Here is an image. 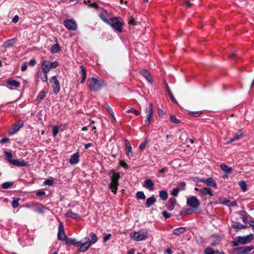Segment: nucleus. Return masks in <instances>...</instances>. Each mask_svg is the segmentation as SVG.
Segmentation results:
<instances>
[{
    "label": "nucleus",
    "instance_id": "f257e3e1",
    "mask_svg": "<svg viewBox=\"0 0 254 254\" xmlns=\"http://www.w3.org/2000/svg\"><path fill=\"white\" fill-rule=\"evenodd\" d=\"M106 85L105 81L103 79H98L95 77L89 78L87 81V86L91 91H98Z\"/></svg>",
    "mask_w": 254,
    "mask_h": 254
},
{
    "label": "nucleus",
    "instance_id": "f03ea898",
    "mask_svg": "<svg viewBox=\"0 0 254 254\" xmlns=\"http://www.w3.org/2000/svg\"><path fill=\"white\" fill-rule=\"evenodd\" d=\"M91 240L88 237L84 238L80 240L82 246L79 248L78 251L81 252H86L91 245L95 244L97 241V237L93 232L89 234Z\"/></svg>",
    "mask_w": 254,
    "mask_h": 254
},
{
    "label": "nucleus",
    "instance_id": "7ed1b4c3",
    "mask_svg": "<svg viewBox=\"0 0 254 254\" xmlns=\"http://www.w3.org/2000/svg\"><path fill=\"white\" fill-rule=\"evenodd\" d=\"M111 183L109 185V189L114 194L116 193L118 186L119 185V180L120 178L119 173H117L114 170H111L109 172Z\"/></svg>",
    "mask_w": 254,
    "mask_h": 254
},
{
    "label": "nucleus",
    "instance_id": "20e7f679",
    "mask_svg": "<svg viewBox=\"0 0 254 254\" xmlns=\"http://www.w3.org/2000/svg\"><path fill=\"white\" fill-rule=\"evenodd\" d=\"M124 23V20L122 18L119 17H115L109 19L108 24L114 28L116 31L122 32L123 31V26Z\"/></svg>",
    "mask_w": 254,
    "mask_h": 254
},
{
    "label": "nucleus",
    "instance_id": "39448f33",
    "mask_svg": "<svg viewBox=\"0 0 254 254\" xmlns=\"http://www.w3.org/2000/svg\"><path fill=\"white\" fill-rule=\"evenodd\" d=\"M148 236L147 231L141 229L137 232H134L130 235V238L135 241H141L145 240Z\"/></svg>",
    "mask_w": 254,
    "mask_h": 254
},
{
    "label": "nucleus",
    "instance_id": "423d86ee",
    "mask_svg": "<svg viewBox=\"0 0 254 254\" xmlns=\"http://www.w3.org/2000/svg\"><path fill=\"white\" fill-rule=\"evenodd\" d=\"M59 65L57 61L51 63L48 60H44L41 63V67L44 73H48L52 68H56Z\"/></svg>",
    "mask_w": 254,
    "mask_h": 254
},
{
    "label": "nucleus",
    "instance_id": "0eeeda50",
    "mask_svg": "<svg viewBox=\"0 0 254 254\" xmlns=\"http://www.w3.org/2000/svg\"><path fill=\"white\" fill-rule=\"evenodd\" d=\"M153 113V104L150 103L149 104V106L145 109V113L147 115L146 120L144 121L145 126H149L150 125Z\"/></svg>",
    "mask_w": 254,
    "mask_h": 254
},
{
    "label": "nucleus",
    "instance_id": "6e6552de",
    "mask_svg": "<svg viewBox=\"0 0 254 254\" xmlns=\"http://www.w3.org/2000/svg\"><path fill=\"white\" fill-rule=\"evenodd\" d=\"M64 26L68 30L75 31L77 29V25L73 19H67L64 22Z\"/></svg>",
    "mask_w": 254,
    "mask_h": 254
},
{
    "label": "nucleus",
    "instance_id": "1a4fd4ad",
    "mask_svg": "<svg viewBox=\"0 0 254 254\" xmlns=\"http://www.w3.org/2000/svg\"><path fill=\"white\" fill-rule=\"evenodd\" d=\"M50 81L52 84L53 92L57 94L60 91V84L56 76H53L50 79Z\"/></svg>",
    "mask_w": 254,
    "mask_h": 254
},
{
    "label": "nucleus",
    "instance_id": "9d476101",
    "mask_svg": "<svg viewBox=\"0 0 254 254\" xmlns=\"http://www.w3.org/2000/svg\"><path fill=\"white\" fill-rule=\"evenodd\" d=\"M187 204L188 206L196 209L200 205V202L196 197L192 196L187 199Z\"/></svg>",
    "mask_w": 254,
    "mask_h": 254
},
{
    "label": "nucleus",
    "instance_id": "9b49d317",
    "mask_svg": "<svg viewBox=\"0 0 254 254\" xmlns=\"http://www.w3.org/2000/svg\"><path fill=\"white\" fill-rule=\"evenodd\" d=\"M254 248L252 246L241 247L236 248L234 251L235 254H248Z\"/></svg>",
    "mask_w": 254,
    "mask_h": 254
},
{
    "label": "nucleus",
    "instance_id": "f8f14e48",
    "mask_svg": "<svg viewBox=\"0 0 254 254\" xmlns=\"http://www.w3.org/2000/svg\"><path fill=\"white\" fill-rule=\"evenodd\" d=\"M66 236L64 231L63 223L59 220V225L58 228V238L59 240L64 241Z\"/></svg>",
    "mask_w": 254,
    "mask_h": 254
},
{
    "label": "nucleus",
    "instance_id": "ddd939ff",
    "mask_svg": "<svg viewBox=\"0 0 254 254\" xmlns=\"http://www.w3.org/2000/svg\"><path fill=\"white\" fill-rule=\"evenodd\" d=\"M238 237V242L240 244L245 245L250 243L254 239L253 234H250L245 236H239Z\"/></svg>",
    "mask_w": 254,
    "mask_h": 254
},
{
    "label": "nucleus",
    "instance_id": "4468645a",
    "mask_svg": "<svg viewBox=\"0 0 254 254\" xmlns=\"http://www.w3.org/2000/svg\"><path fill=\"white\" fill-rule=\"evenodd\" d=\"M23 126H24V122L21 120L19 121L17 124H15L14 125H13L12 128L9 130V131H8L9 134L11 135L15 134L22 127H23Z\"/></svg>",
    "mask_w": 254,
    "mask_h": 254
},
{
    "label": "nucleus",
    "instance_id": "2eb2a0df",
    "mask_svg": "<svg viewBox=\"0 0 254 254\" xmlns=\"http://www.w3.org/2000/svg\"><path fill=\"white\" fill-rule=\"evenodd\" d=\"M11 164L16 167H27L29 164L23 159H14Z\"/></svg>",
    "mask_w": 254,
    "mask_h": 254
},
{
    "label": "nucleus",
    "instance_id": "dca6fc26",
    "mask_svg": "<svg viewBox=\"0 0 254 254\" xmlns=\"http://www.w3.org/2000/svg\"><path fill=\"white\" fill-rule=\"evenodd\" d=\"M139 73L144 76L146 80L150 83L153 82V79L150 72L146 69H143L139 71Z\"/></svg>",
    "mask_w": 254,
    "mask_h": 254
},
{
    "label": "nucleus",
    "instance_id": "f3484780",
    "mask_svg": "<svg viewBox=\"0 0 254 254\" xmlns=\"http://www.w3.org/2000/svg\"><path fill=\"white\" fill-rule=\"evenodd\" d=\"M65 243L68 245H74L77 247H79V248L82 246L80 241L78 242H76L75 240L74 239L67 238L66 237L65 240H64Z\"/></svg>",
    "mask_w": 254,
    "mask_h": 254
},
{
    "label": "nucleus",
    "instance_id": "a211bd4d",
    "mask_svg": "<svg viewBox=\"0 0 254 254\" xmlns=\"http://www.w3.org/2000/svg\"><path fill=\"white\" fill-rule=\"evenodd\" d=\"M79 160V153L78 152L74 153L71 156L69 160V163L71 165L77 164Z\"/></svg>",
    "mask_w": 254,
    "mask_h": 254
},
{
    "label": "nucleus",
    "instance_id": "6ab92c4d",
    "mask_svg": "<svg viewBox=\"0 0 254 254\" xmlns=\"http://www.w3.org/2000/svg\"><path fill=\"white\" fill-rule=\"evenodd\" d=\"M6 83L8 85H9V88L12 89V87H14L15 88H18L20 86V83L19 82L14 80V79H9L6 81Z\"/></svg>",
    "mask_w": 254,
    "mask_h": 254
},
{
    "label": "nucleus",
    "instance_id": "aec40b11",
    "mask_svg": "<svg viewBox=\"0 0 254 254\" xmlns=\"http://www.w3.org/2000/svg\"><path fill=\"white\" fill-rule=\"evenodd\" d=\"M176 204V199L174 197L170 198L166 205L167 209L170 211L173 210L174 209Z\"/></svg>",
    "mask_w": 254,
    "mask_h": 254
},
{
    "label": "nucleus",
    "instance_id": "412c9836",
    "mask_svg": "<svg viewBox=\"0 0 254 254\" xmlns=\"http://www.w3.org/2000/svg\"><path fill=\"white\" fill-rule=\"evenodd\" d=\"M243 136V134L242 131L241 130H239L233 137L231 138L229 141H227V144H229L235 140H238Z\"/></svg>",
    "mask_w": 254,
    "mask_h": 254
},
{
    "label": "nucleus",
    "instance_id": "4be33fe9",
    "mask_svg": "<svg viewBox=\"0 0 254 254\" xmlns=\"http://www.w3.org/2000/svg\"><path fill=\"white\" fill-rule=\"evenodd\" d=\"M186 231V228L184 227L177 228L173 230L174 235L177 236H181L183 235Z\"/></svg>",
    "mask_w": 254,
    "mask_h": 254
},
{
    "label": "nucleus",
    "instance_id": "5701e85b",
    "mask_svg": "<svg viewBox=\"0 0 254 254\" xmlns=\"http://www.w3.org/2000/svg\"><path fill=\"white\" fill-rule=\"evenodd\" d=\"M200 195H209L210 196H213V193L211 190L209 188H204L199 190Z\"/></svg>",
    "mask_w": 254,
    "mask_h": 254
},
{
    "label": "nucleus",
    "instance_id": "b1692460",
    "mask_svg": "<svg viewBox=\"0 0 254 254\" xmlns=\"http://www.w3.org/2000/svg\"><path fill=\"white\" fill-rule=\"evenodd\" d=\"M154 184L152 180L147 179L144 181L143 186L150 190H154Z\"/></svg>",
    "mask_w": 254,
    "mask_h": 254
},
{
    "label": "nucleus",
    "instance_id": "393cba45",
    "mask_svg": "<svg viewBox=\"0 0 254 254\" xmlns=\"http://www.w3.org/2000/svg\"><path fill=\"white\" fill-rule=\"evenodd\" d=\"M33 206L35 207L34 210L40 214H43L45 212V209L46 208L40 203H36L33 204Z\"/></svg>",
    "mask_w": 254,
    "mask_h": 254
},
{
    "label": "nucleus",
    "instance_id": "a878e982",
    "mask_svg": "<svg viewBox=\"0 0 254 254\" xmlns=\"http://www.w3.org/2000/svg\"><path fill=\"white\" fill-rule=\"evenodd\" d=\"M55 41L57 43L52 45L51 47V51L53 53H58L61 51V48L60 45L58 43V39L57 38H55Z\"/></svg>",
    "mask_w": 254,
    "mask_h": 254
},
{
    "label": "nucleus",
    "instance_id": "bb28decb",
    "mask_svg": "<svg viewBox=\"0 0 254 254\" xmlns=\"http://www.w3.org/2000/svg\"><path fill=\"white\" fill-rule=\"evenodd\" d=\"M65 215L67 217L74 219H79L80 218L78 214H77L76 213L73 212L71 210H67V212L65 213Z\"/></svg>",
    "mask_w": 254,
    "mask_h": 254
},
{
    "label": "nucleus",
    "instance_id": "cd10ccee",
    "mask_svg": "<svg viewBox=\"0 0 254 254\" xmlns=\"http://www.w3.org/2000/svg\"><path fill=\"white\" fill-rule=\"evenodd\" d=\"M125 146L127 150V154L128 157L132 156L133 154L131 151V147L127 140H125Z\"/></svg>",
    "mask_w": 254,
    "mask_h": 254
},
{
    "label": "nucleus",
    "instance_id": "c85d7f7f",
    "mask_svg": "<svg viewBox=\"0 0 254 254\" xmlns=\"http://www.w3.org/2000/svg\"><path fill=\"white\" fill-rule=\"evenodd\" d=\"M206 184L209 186L212 187L215 189H216L217 188V185L216 182L215 181L214 179L212 177L207 178Z\"/></svg>",
    "mask_w": 254,
    "mask_h": 254
},
{
    "label": "nucleus",
    "instance_id": "c756f323",
    "mask_svg": "<svg viewBox=\"0 0 254 254\" xmlns=\"http://www.w3.org/2000/svg\"><path fill=\"white\" fill-rule=\"evenodd\" d=\"M156 201V198L154 195H152L151 196L148 198L146 201V206L147 207H149L152 206Z\"/></svg>",
    "mask_w": 254,
    "mask_h": 254
},
{
    "label": "nucleus",
    "instance_id": "7c9ffc66",
    "mask_svg": "<svg viewBox=\"0 0 254 254\" xmlns=\"http://www.w3.org/2000/svg\"><path fill=\"white\" fill-rule=\"evenodd\" d=\"M80 68L81 69V75L82 77L81 79V83L83 84L84 83L86 78V71L85 67L82 65L80 66Z\"/></svg>",
    "mask_w": 254,
    "mask_h": 254
},
{
    "label": "nucleus",
    "instance_id": "2f4dec72",
    "mask_svg": "<svg viewBox=\"0 0 254 254\" xmlns=\"http://www.w3.org/2000/svg\"><path fill=\"white\" fill-rule=\"evenodd\" d=\"M220 169L223 171L224 172L229 173L232 171V168L231 167H228L227 165L222 164L220 166Z\"/></svg>",
    "mask_w": 254,
    "mask_h": 254
},
{
    "label": "nucleus",
    "instance_id": "473e14b6",
    "mask_svg": "<svg viewBox=\"0 0 254 254\" xmlns=\"http://www.w3.org/2000/svg\"><path fill=\"white\" fill-rule=\"evenodd\" d=\"M232 227L235 229L241 230L242 229H245L246 226L239 222H236L232 225Z\"/></svg>",
    "mask_w": 254,
    "mask_h": 254
},
{
    "label": "nucleus",
    "instance_id": "72a5a7b5",
    "mask_svg": "<svg viewBox=\"0 0 254 254\" xmlns=\"http://www.w3.org/2000/svg\"><path fill=\"white\" fill-rule=\"evenodd\" d=\"M166 90L168 93V95H169L172 102H174V103H177V101L176 100L173 94L172 93L171 91H170V88L167 84H166Z\"/></svg>",
    "mask_w": 254,
    "mask_h": 254
},
{
    "label": "nucleus",
    "instance_id": "f704fd0d",
    "mask_svg": "<svg viewBox=\"0 0 254 254\" xmlns=\"http://www.w3.org/2000/svg\"><path fill=\"white\" fill-rule=\"evenodd\" d=\"M4 155L6 158L7 160L10 164H11L13 159H12V154L10 152L5 151Z\"/></svg>",
    "mask_w": 254,
    "mask_h": 254
},
{
    "label": "nucleus",
    "instance_id": "c9c22d12",
    "mask_svg": "<svg viewBox=\"0 0 254 254\" xmlns=\"http://www.w3.org/2000/svg\"><path fill=\"white\" fill-rule=\"evenodd\" d=\"M159 196L163 200H166L168 198V193L166 190H161L159 191Z\"/></svg>",
    "mask_w": 254,
    "mask_h": 254
},
{
    "label": "nucleus",
    "instance_id": "e433bc0d",
    "mask_svg": "<svg viewBox=\"0 0 254 254\" xmlns=\"http://www.w3.org/2000/svg\"><path fill=\"white\" fill-rule=\"evenodd\" d=\"M13 200L12 201V206L13 208H15L19 206V198L13 197Z\"/></svg>",
    "mask_w": 254,
    "mask_h": 254
},
{
    "label": "nucleus",
    "instance_id": "4c0bfd02",
    "mask_svg": "<svg viewBox=\"0 0 254 254\" xmlns=\"http://www.w3.org/2000/svg\"><path fill=\"white\" fill-rule=\"evenodd\" d=\"M99 16L104 22L108 24L109 19L107 18L106 13H101L99 14Z\"/></svg>",
    "mask_w": 254,
    "mask_h": 254
},
{
    "label": "nucleus",
    "instance_id": "58836bf2",
    "mask_svg": "<svg viewBox=\"0 0 254 254\" xmlns=\"http://www.w3.org/2000/svg\"><path fill=\"white\" fill-rule=\"evenodd\" d=\"M170 120L172 123L175 124H178L181 122L180 120L177 119L175 115L173 114L170 115Z\"/></svg>",
    "mask_w": 254,
    "mask_h": 254
},
{
    "label": "nucleus",
    "instance_id": "ea45409f",
    "mask_svg": "<svg viewBox=\"0 0 254 254\" xmlns=\"http://www.w3.org/2000/svg\"><path fill=\"white\" fill-rule=\"evenodd\" d=\"M46 92L45 91H41L37 97V100H43L46 97Z\"/></svg>",
    "mask_w": 254,
    "mask_h": 254
},
{
    "label": "nucleus",
    "instance_id": "a19ab883",
    "mask_svg": "<svg viewBox=\"0 0 254 254\" xmlns=\"http://www.w3.org/2000/svg\"><path fill=\"white\" fill-rule=\"evenodd\" d=\"M239 185L241 189L243 191H246L247 190V184L245 181H240Z\"/></svg>",
    "mask_w": 254,
    "mask_h": 254
},
{
    "label": "nucleus",
    "instance_id": "79ce46f5",
    "mask_svg": "<svg viewBox=\"0 0 254 254\" xmlns=\"http://www.w3.org/2000/svg\"><path fill=\"white\" fill-rule=\"evenodd\" d=\"M38 74H40V76H41V80L43 82H47L48 80V76L47 75V73L42 74V72L41 71H39L38 72Z\"/></svg>",
    "mask_w": 254,
    "mask_h": 254
},
{
    "label": "nucleus",
    "instance_id": "37998d69",
    "mask_svg": "<svg viewBox=\"0 0 254 254\" xmlns=\"http://www.w3.org/2000/svg\"><path fill=\"white\" fill-rule=\"evenodd\" d=\"M179 189L178 188H175L173 189L171 192V194L174 197H176L178 196V193L179 192Z\"/></svg>",
    "mask_w": 254,
    "mask_h": 254
},
{
    "label": "nucleus",
    "instance_id": "c03bdc74",
    "mask_svg": "<svg viewBox=\"0 0 254 254\" xmlns=\"http://www.w3.org/2000/svg\"><path fill=\"white\" fill-rule=\"evenodd\" d=\"M127 112L128 113H133L136 116H138L140 114L139 111L137 110H135L133 108H130L127 111Z\"/></svg>",
    "mask_w": 254,
    "mask_h": 254
},
{
    "label": "nucleus",
    "instance_id": "a18cd8bd",
    "mask_svg": "<svg viewBox=\"0 0 254 254\" xmlns=\"http://www.w3.org/2000/svg\"><path fill=\"white\" fill-rule=\"evenodd\" d=\"M136 197L139 199H144L145 198V195L143 191H138L136 193Z\"/></svg>",
    "mask_w": 254,
    "mask_h": 254
},
{
    "label": "nucleus",
    "instance_id": "49530a36",
    "mask_svg": "<svg viewBox=\"0 0 254 254\" xmlns=\"http://www.w3.org/2000/svg\"><path fill=\"white\" fill-rule=\"evenodd\" d=\"M202 114V112L201 111H196V112H190L189 114L193 117H198Z\"/></svg>",
    "mask_w": 254,
    "mask_h": 254
},
{
    "label": "nucleus",
    "instance_id": "de8ad7c7",
    "mask_svg": "<svg viewBox=\"0 0 254 254\" xmlns=\"http://www.w3.org/2000/svg\"><path fill=\"white\" fill-rule=\"evenodd\" d=\"M52 133L53 136L55 137L59 133V127L57 126L53 127Z\"/></svg>",
    "mask_w": 254,
    "mask_h": 254
},
{
    "label": "nucleus",
    "instance_id": "09e8293b",
    "mask_svg": "<svg viewBox=\"0 0 254 254\" xmlns=\"http://www.w3.org/2000/svg\"><path fill=\"white\" fill-rule=\"evenodd\" d=\"M204 254H215V251L210 248H206L204 251Z\"/></svg>",
    "mask_w": 254,
    "mask_h": 254
},
{
    "label": "nucleus",
    "instance_id": "8fccbe9b",
    "mask_svg": "<svg viewBox=\"0 0 254 254\" xmlns=\"http://www.w3.org/2000/svg\"><path fill=\"white\" fill-rule=\"evenodd\" d=\"M12 183L11 182H5L2 184V187L3 189H7L12 185Z\"/></svg>",
    "mask_w": 254,
    "mask_h": 254
},
{
    "label": "nucleus",
    "instance_id": "3c124183",
    "mask_svg": "<svg viewBox=\"0 0 254 254\" xmlns=\"http://www.w3.org/2000/svg\"><path fill=\"white\" fill-rule=\"evenodd\" d=\"M147 143V140L145 139L143 142H142L139 145V148L140 149V150H144L146 147Z\"/></svg>",
    "mask_w": 254,
    "mask_h": 254
},
{
    "label": "nucleus",
    "instance_id": "603ef678",
    "mask_svg": "<svg viewBox=\"0 0 254 254\" xmlns=\"http://www.w3.org/2000/svg\"><path fill=\"white\" fill-rule=\"evenodd\" d=\"M192 5V3L187 0H184L183 6L186 8H189Z\"/></svg>",
    "mask_w": 254,
    "mask_h": 254
},
{
    "label": "nucleus",
    "instance_id": "864d4df0",
    "mask_svg": "<svg viewBox=\"0 0 254 254\" xmlns=\"http://www.w3.org/2000/svg\"><path fill=\"white\" fill-rule=\"evenodd\" d=\"M36 194L38 196H42L45 195V192L42 190H40L36 192Z\"/></svg>",
    "mask_w": 254,
    "mask_h": 254
},
{
    "label": "nucleus",
    "instance_id": "5fc2aeb1",
    "mask_svg": "<svg viewBox=\"0 0 254 254\" xmlns=\"http://www.w3.org/2000/svg\"><path fill=\"white\" fill-rule=\"evenodd\" d=\"M53 181L51 179H47L44 182V184L45 185L52 186L53 184Z\"/></svg>",
    "mask_w": 254,
    "mask_h": 254
},
{
    "label": "nucleus",
    "instance_id": "6e6d98bb",
    "mask_svg": "<svg viewBox=\"0 0 254 254\" xmlns=\"http://www.w3.org/2000/svg\"><path fill=\"white\" fill-rule=\"evenodd\" d=\"M112 237L111 234H108L105 235L103 237V242H106V241L109 240Z\"/></svg>",
    "mask_w": 254,
    "mask_h": 254
},
{
    "label": "nucleus",
    "instance_id": "4d7b16f0",
    "mask_svg": "<svg viewBox=\"0 0 254 254\" xmlns=\"http://www.w3.org/2000/svg\"><path fill=\"white\" fill-rule=\"evenodd\" d=\"M119 164L121 166H122V167L124 168H128V165L127 164V163L123 160H120L119 161Z\"/></svg>",
    "mask_w": 254,
    "mask_h": 254
},
{
    "label": "nucleus",
    "instance_id": "13d9d810",
    "mask_svg": "<svg viewBox=\"0 0 254 254\" xmlns=\"http://www.w3.org/2000/svg\"><path fill=\"white\" fill-rule=\"evenodd\" d=\"M231 243L233 247H237L240 244V243L238 242V237H236L235 241H232Z\"/></svg>",
    "mask_w": 254,
    "mask_h": 254
},
{
    "label": "nucleus",
    "instance_id": "bf43d9fd",
    "mask_svg": "<svg viewBox=\"0 0 254 254\" xmlns=\"http://www.w3.org/2000/svg\"><path fill=\"white\" fill-rule=\"evenodd\" d=\"M27 68V63L26 62L23 63L22 64V65H21V70L23 71L26 70Z\"/></svg>",
    "mask_w": 254,
    "mask_h": 254
},
{
    "label": "nucleus",
    "instance_id": "052dcab7",
    "mask_svg": "<svg viewBox=\"0 0 254 254\" xmlns=\"http://www.w3.org/2000/svg\"><path fill=\"white\" fill-rule=\"evenodd\" d=\"M107 110L108 111V112L110 113V114L113 117H114V114L113 112V110L111 108H110L108 105H107Z\"/></svg>",
    "mask_w": 254,
    "mask_h": 254
},
{
    "label": "nucleus",
    "instance_id": "680f3d73",
    "mask_svg": "<svg viewBox=\"0 0 254 254\" xmlns=\"http://www.w3.org/2000/svg\"><path fill=\"white\" fill-rule=\"evenodd\" d=\"M162 214L163 216L166 219H168L171 217V214L167 212L166 211H163Z\"/></svg>",
    "mask_w": 254,
    "mask_h": 254
},
{
    "label": "nucleus",
    "instance_id": "e2e57ef3",
    "mask_svg": "<svg viewBox=\"0 0 254 254\" xmlns=\"http://www.w3.org/2000/svg\"><path fill=\"white\" fill-rule=\"evenodd\" d=\"M179 186L181 188V190H185L186 189V184L185 182H182L179 184Z\"/></svg>",
    "mask_w": 254,
    "mask_h": 254
},
{
    "label": "nucleus",
    "instance_id": "0e129e2a",
    "mask_svg": "<svg viewBox=\"0 0 254 254\" xmlns=\"http://www.w3.org/2000/svg\"><path fill=\"white\" fill-rule=\"evenodd\" d=\"M128 24L132 25H136L135 19L133 17H131L128 21Z\"/></svg>",
    "mask_w": 254,
    "mask_h": 254
},
{
    "label": "nucleus",
    "instance_id": "69168bd1",
    "mask_svg": "<svg viewBox=\"0 0 254 254\" xmlns=\"http://www.w3.org/2000/svg\"><path fill=\"white\" fill-rule=\"evenodd\" d=\"M36 64V61L35 59H32L30 60L29 62V64L30 66H34Z\"/></svg>",
    "mask_w": 254,
    "mask_h": 254
},
{
    "label": "nucleus",
    "instance_id": "338daca9",
    "mask_svg": "<svg viewBox=\"0 0 254 254\" xmlns=\"http://www.w3.org/2000/svg\"><path fill=\"white\" fill-rule=\"evenodd\" d=\"M9 142V139L8 138H2L0 140V142L1 143H6V142Z\"/></svg>",
    "mask_w": 254,
    "mask_h": 254
},
{
    "label": "nucleus",
    "instance_id": "774afa93",
    "mask_svg": "<svg viewBox=\"0 0 254 254\" xmlns=\"http://www.w3.org/2000/svg\"><path fill=\"white\" fill-rule=\"evenodd\" d=\"M89 6L90 7H93L95 8H98V5L96 2H93V3H90L89 4Z\"/></svg>",
    "mask_w": 254,
    "mask_h": 254
}]
</instances>
